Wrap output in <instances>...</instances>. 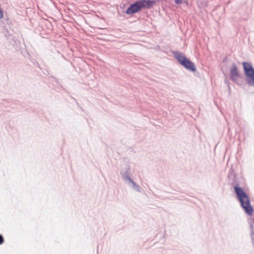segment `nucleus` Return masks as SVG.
<instances>
[{
    "label": "nucleus",
    "instance_id": "nucleus-1",
    "mask_svg": "<svg viewBox=\"0 0 254 254\" xmlns=\"http://www.w3.org/2000/svg\"><path fill=\"white\" fill-rule=\"evenodd\" d=\"M238 184H235L234 192L236 197L240 203L241 207L249 216H252L254 210L251 204L249 194L242 187H238Z\"/></svg>",
    "mask_w": 254,
    "mask_h": 254
},
{
    "label": "nucleus",
    "instance_id": "nucleus-2",
    "mask_svg": "<svg viewBox=\"0 0 254 254\" xmlns=\"http://www.w3.org/2000/svg\"><path fill=\"white\" fill-rule=\"evenodd\" d=\"M174 58L178 63L187 70L194 72L197 69L195 65L185 54L179 51H171Z\"/></svg>",
    "mask_w": 254,
    "mask_h": 254
},
{
    "label": "nucleus",
    "instance_id": "nucleus-3",
    "mask_svg": "<svg viewBox=\"0 0 254 254\" xmlns=\"http://www.w3.org/2000/svg\"><path fill=\"white\" fill-rule=\"evenodd\" d=\"M244 72V85L245 82L254 88V67L251 62L244 61L242 63Z\"/></svg>",
    "mask_w": 254,
    "mask_h": 254
},
{
    "label": "nucleus",
    "instance_id": "nucleus-4",
    "mask_svg": "<svg viewBox=\"0 0 254 254\" xmlns=\"http://www.w3.org/2000/svg\"><path fill=\"white\" fill-rule=\"evenodd\" d=\"M229 77L235 84L242 87L244 85V77L240 72L238 67L235 63H233L230 68Z\"/></svg>",
    "mask_w": 254,
    "mask_h": 254
},
{
    "label": "nucleus",
    "instance_id": "nucleus-5",
    "mask_svg": "<svg viewBox=\"0 0 254 254\" xmlns=\"http://www.w3.org/2000/svg\"><path fill=\"white\" fill-rule=\"evenodd\" d=\"M237 165H232L229 170L228 177L231 185L234 189L235 184H238V187H241L244 179L241 174L236 173Z\"/></svg>",
    "mask_w": 254,
    "mask_h": 254
},
{
    "label": "nucleus",
    "instance_id": "nucleus-6",
    "mask_svg": "<svg viewBox=\"0 0 254 254\" xmlns=\"http://www.w3.org/2000/svg\"><path fill=\"white\" fill-rule=\"evenodd\" d=\"M141 10L139 1L138 0H136L133 3H130L124 12L128 15H132L139 12Z\"/></svg>",
    "mask_w": 254,
    "mask_h": 254
},
{
    "label": "nucleus",
    "instance_id": "nucleus-7",
    "mask_svg": "<svg viewBox=\"0 0 254 254\" xmlns=\"http://www.w3.org/2000/svg\"><path fill=\"white\" fill-rule=\"evenodd\" d=\"M141 9H150L156 2L155 0H138Z\"/></svg>",
    "mask_w": 254,
    "mask_h": 254
},
{
    "label": "nucleus",
    "instance_id": "nucleus-8",
    "mask_svg": "<svg viewBox=\"0 0 254 254\" xmlns=\"http://www.w3.org/2000/svg\"><path fill=\"white\" fill-rule=\"evenodd\" d=\"M130 166L128 163H125L122 165L121 169L120 170V174L124 180L126 179L127 177H129L128 173L130 172Z\"/></svg>",
    "mask_w": 254,
    "mask_h": 254
},
{
    "label": "nucleus",
    "instance_id": "nucleus-9",
    "mask_svg": "<svg viewBox=\"0 0 254 254\" xmlns=\"http://www.w3.org/2000/svg\"><path fill=\"white\" fill-rule=\"evenodd\" d=\"M124 181L128 184V185L131 188H133L136 184L135 182L129 177L126 178Z\"/></svg>",
    "mask_w": 254,
    "mask_h": 254
},
{
    "label": "nucleus",
    "instance_id": "nucleus-10",
    "mask_svg": "<svg viewBox=\"0 0 254 254\" xmlns=\"http://www.w3.org/2000/svg\"><path fill=\"white\" fill-rule=\"evenodd\" d=\"M7 38L9 40V43L12 45H14L16 44L17 39L14 36L10 34L8 35Z\"/></svg>",
    "mask_w": 254,
    "mask_h": 254
},
{
    "label": "nucleus",
    "instance_id": "nucleus-11",
    "mask_svg": "<svg viewBox=\"0 0 254 254\" xmlns=\"http://www.w3.org/2000/svg\"><path fill=\"white\" fill-rule=\"evenodd\" d=\"M250 227L251 230V232L250 234L251 238L252 240V243L253 247H254V227L252 223L250 224Z\"/></svg>",
    "mask_w": 254,
    "mask_h": 254
},
{
    "label": "nucleus",
    "instance_id": "nucleus-12",
    "mask_svg": "<svg viewBox=\"0 0 254 254\" xmlns=\"http://www.w3.org/2000/svg\"><path fill=\"white\" fill-rule=\"evenodd\" d=\"M132 189L138 192H141V188L139 185L137 184L133 188H132Z\"/></svg>",
    "mask_w": 254,
    "mask_h": 254
},
{
    "label": "nucleus",
    "instance_id": "nucleus-13",
    "mask_svg": "<svg viewBox=\"0 0 254 254\" xmlns=\"http://www.w3.org/2000/svg\"><path fill=\"white\" fill-rule=\"evenodd\" d=\"M4 238L1 234H0V245L4 243Z\"/></svg>",
    "mask_w": 254,
    "mask_h": 254
},
{
    "label": "nucleus",
    "instance_id": "nucleus-14",
    "mask_svg": "<svg viewBox=\"0 0 254 254\" xmlns=\"http://www.w3.org/2000/svg\"><path fill=\"white\" fill-rule=\"evenodd\" d=\"M183 0H174V2L177 4H180L182 3Z\"/></svg>",
    "mask_w": 254,
    "mask_h": 254
},
{
    "label": "nucleus",
    "instance_id": "nucleus-15",
    "mask_svg": "<svg viewBox=\"0 0 254 254\" xmlns=\"http://www.w3.org/2000/svg\"><path fill=\"white\" fill-rule=\"evenodd\" d=\"M228 61V58L227 57H225L223 58V60H222V62L223 63H226Z\"/></svg>",
    "mask_w": 254,
    "mask_h": 254
},
{
    "label": "nucleus",
    "instance_id": "nucleus-16",
    "mask_svg": "<svg viewBox=\"0 0 254 254\" xmlns=\"http://www.w3.org/2000/svg\"><path fill=\"white\" fill-rule=\"evenodd\" d=\"M224 82L226 84H227V85L228 86V85H230V82L227 79H225V80H224Z\"/></svg>",
    "mask_w": 254,
    "mask_h": 254
},
{
    "label": "nucleus",
    "instance_id": "nucleus-17",
    "mask_svg": "<svg viewBox=\"0 0 254 254\" xmlns=\"http://www.w3.org/2000/svg\"><path fill=\"white\" fill-rule=\"evenodd\" d=\"M125 6H126V5H125V4H123V5H122V4H121V5H120V7H121V8H122V9L125 8Z\"/></svg>",
    "mask_w": 254,
    "mask_h": 254
},
{
    "label": "nucleus",
    "instance_id": "nucleus-18",
    "mask_svg": "<svg viewBox=\"0 0 254 254\" xmlns=\"http://www.w3.org/2000/svg\"><path fill=\"white\" fill-rule=\"evenodd\" d=\"M227 87H228V91H229V92H230L231 91V87H230V85H228L227 86Z\"/></svg>",
    "mask_w": 254,
    "mask_h": 254
}]
</instances>
